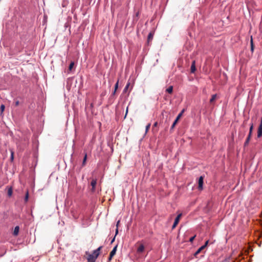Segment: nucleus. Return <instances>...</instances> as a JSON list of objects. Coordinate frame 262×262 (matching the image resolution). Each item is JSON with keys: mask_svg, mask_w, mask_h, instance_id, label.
<instances>
[{"mask_svg": "<svg viewBox=\"0 0 262 262\" xmlns=\"http://www.w3.org/2000/svg\"><path fill=\"white\" fill-rule=\"evenodd\" d=\"M102 247L100 246L96 250H94L92 254L89 253L88 252H86L85 254L88 255L87 260L88 262H95L96 259L100 254V251L101 250Z\"/></svg>", "mask_w": 262, "mask_h": 262, "instance_id": "1", "label": "nucleus"}, {"mask_svg": "<svg viewBox=\"0 0 262 262\" xmlns=\"http://www.w3.org/2000/svg\"><path fill=\"white\" fill-rule=\"evenodd\" d=\"M182 215V213H180L179 214H178L177 215V216L175 219L174 222L173 224L172 225V229L175 228L177 226V225L178 224V223H179V221L180 220V219H181Z\"/></svg>", "mask_w": 262, "mask_h": 262, "instance_id": "2", "label": "nucleus"}, {"mask_svg": "<svg viewBox=\"0 0 262 262\" xmlns=\"http://www.w3.org/2000/svg\"><path fill=\"white\" fill-rule=\"evenodd\" d=\"M117 246H116L114 247L113 249L112 250L110 254V256L108 257V261H111L113 258V257L116 254V251H117Z\"/></svg>", "mask_w": 262, "mask_h": 262, "instance_id": "3", "label": "nucleus"}, {"mask_svg": "<svg viewBox=\"0 0 262 262\" xmlns=\"http://www.w3.org/2000/svg\"><path fill=\"white\" fill-rule=\"evenodd\" d=\"M203 179H204V178L202 176H201L199 178V182H198V188L199 190L203 189Z\"/></svg>", "mask_w": 262, "mask_h": 262, "instance_id": "4", "label": "nucleus"}, {"mask_svg": "<svg viewBox=\"0 0 262 262\" xmlns=\"http://www.w3.org/2000/svg\"><path fill=\"white\" fill-rule=\"evenodd\" d=\"M97 184V180L93 179L91 183V185L92 186L91 191L94 192L95 190V187Z\"/></svg>", "mask_w": 262, "mask_h": 262, "instance_id": "5", "label": "nucleus"}, {"mask_svg": "<svg viewBox=\"0 0 262 262\" xmlns=\"http://www.w3.org/2000/svg\"><path fill=\"white\" fill-rule=\"evenodd\" d=\"M185 111V110L183 109L182 110V111L179 114V115H178V116L177 117L176 120H174V122H175V123H177L179 121V119L181 118V117L183 115V114L184 113Z\"/></svg>", "mask_w": 262, "mask_h": 262, "instance_id": "6", "label": "nucleus"}, {"mask_svg": "<svg viewBox=\"0 0 262 262\" xmlns=\"http://www.w3.org/2000/svg\"><path fill=\"white\" fill-rule=\"evenodd\" d=\"M191 73H194L196 71L195 68V61L193 60L192 62L191 68H190Z\"/></svg>", "mask_w": 262, "mask_h": 262, "instance_id": "7", "label": "nucleus"}, {"mask_svg": "<svg viewBox=\"0 0 262 262\" xmlns=\"http://www.w3.org/2000/svg\"><path fill=\"white\" fill-rule=\"evenodd\" d=\"M144 246L143 245L141 244L137 249V253L140 254L144 250Z\"/></svg>", "mask_w": 262, "mask_h": 262, "instance_id": "8", "label": "nucleus"}, {"mask_svg": "<svg viewBox=\"0 0 262 262\" xmlns=\"http://www.w3.org/2000/svg\"><path fill=\"white\" fill-rule=\"evenodd\" d=\"M205 246H201L200 248H199L197 251L195 252L194 254V256H196L198 254H199L203 250L205 249Z\"/></svg>", "mask_w": 262, "mask_h": 262, "instance_id": "9", "label": "nucleus"}, {"mask_svg": "<svg viewBox=\"0 0 262 262\" xmlns=\"http://www.w3.org/2000/svg\"><path fill=\"white\" fill-rule=\"evenodd\" d=\"M19 230V227L18 226H16L14 228V230L13 231V235L14 236H17L18 234Z\"/></svg>", "mask_w": 262, "mask_h": 262, "instance_id": "10", "label": "nucleus"}, {"mask_svg": "<svg viewBox=\"0 0 262 262\" xmlns=\"http://www.w3.org/2000/svg\"><path fill=\"white\" fill-rule=\"evenodd\" d=\"M13 189L12 187L8 188V195L10 197L12 195Z\"/></svg>", "mask_w": 262, "mask_h": 262, "instance_id": "11", "label": "nucleus"}, {"mask_svg": "<svg viewBox=\"0 0 262 262\" xmlns=\"http://www.w3.org/2000/svg\"><path fill=\"white\" fill-rule=\"evenodd\" d=\"M216 98H217L216 94H214V95H212L211 98L210 100V103H212L215 101V100L216 99Z\"/></svg>", "mask_w": 262, "mask_h": 262, "instance_id": "12", "label": "nucleus"}, {"mask_svg": "<svg viewBox=\"0 0 262 262\" xmlns=\"http://www.w3.org/2000/svg\"><path fill=\"white\" fill-rule=\"evenodd\" d=\"M118 85H119V80H118L117 81V82L116 83V84L115 85L114 91L112 94L113 95L115 94L116 91H117V89L118 88Z\"/></svg>", "mask_w": 262, "mask_h": 262, "instance_id": "13", "label": "nucleus"}, {"mask_svg": "<svg viewBox=\"0 0 262 262\" xmlns=\"http://www.w3.org/2000/svg\"><path fill=\"white\" fill-rule=\"evenodd\" d=\"M250 45H251V51L253 52L254 51V44H253V38H252V36L251 37Z\"/></svg>", "mask_w": 262, "mask_h": 262, "instance_id": "14", "label": "nucleus"}, {"mask_svg": "<svg viewBox=\"0 0 262 262\" xmlns=\"http://www.w3.org/2000/svg\"><path fill=\"white\" fill-rule=\"evenodd\" d=\"M130 82H127V83L126 84V86H125L124 90H123V93H126L127 92V91L128 90L129 86H130Z\"/></svg>", "mask_w": 262, "mask_h": 262, "instance_id": "15", "label": "nucleus"}, {"mask_svg": "<svg viewBox=\"0 0 262 262\" xmlns=\"http://www.w3.org/2000/svg\"><path fill=\"white\" fill-rule=\"evenodd\" d=\"M253 129V123H252L251 124V125H250V129H249V135H250V136H252Z\"/></svg>", "mask_w": 262, "mask_h": 262, "instance_id": "16", "label": "nucleus"}, {"mask_svg": "<svg viewBox=\"0 0 262 262\" xmlns=\"http://www.w3.org/2000/svg\"><path fill=\"white\" fill-rule=\"evenodd\" d=\"M251 137V136H250V135H248V137H247V139L246 140V141L245 142V144H244L245 146H246V145H247L248 144Z\"/></svg>", "mask_w": 262, "mask_h": 262, "instance_id": "17", "label": "nucleus"}, {"mask_svg": "<svg viewBox=\"0 0 262 262\" xmlns=\"http://www.w3.org/2000/svg\"><path fill=\"white\" fill-rule=\"evenodd\" d=\"M166 91L169 94L172 93L173 91V87L172 86H170L166 89Z\"/></svg>", "mask_w": 262, "mask_h": 262, "instance_id": "18", "label": "nucleus"}, {"mask_svg": "<svg viewBox=\"0 0 262 262\" xmlns=\"http://www.w3.org/2000/svg\"><path fill=\"white\" fill-rule=\"evenodd\" d=\"M262 136V129L258 128L257 130V137L260 138Z\"/></svg>", "mask_w": 262, "mask_h": 262, "instance_id": "19", "label": "nucleus"}, {"mask_svg": "<svg viewBox=\"0 0 262 262\" xmlns=\"http://www.w3.org/2000/svg\"><path fill=\"white\" fill-rule=\"evenodd\" d=\"M153 38V34L151 33H149L148 35L147 41L149 42Z\"/></svg>", "mask_w": 262, "mask_h": 262, "instance_id": "20", "label": "nucleus"}, {"mask_svg": "<svg viewBox=\"0 0 262 262\" xmlns=\"http://www.w3.org/2000/svg\"><path fill=\"white\" fill-rule=\"evenodd\" d=\"M10 151H11L10 160H11V161L12 162L13 161V160H14V151L12 150H10Z\"/></svg>", "mask_w": 262, "mask_h": 262, "instance_id": "21", "label": "nucleus"}, {"mask_svg": "<svg viewBox=\"0 0 262 262\" xmlns=\"http://www.w3.org/2000/svg\"><path fill=\"white\" fill-rule=\"evenodd\" d=\"M86 159H87V155H86V154H85V155H84L83 160V162H82V166H84V165L85 164V162H86Z\"/></svg>", "mask_w": 262, "mask_h": 262, "instance_id": "22", "label": "nucleus"}, {"mask_svg": "<svg viewBox=\"0 0 262 262\" xmlns=\"http://www.w3.org/2000/svg\"><path fill=\"white\" fill-rule=\"evenodd\" d=\"M5 108V106L4 104H2L1 105V107H0L1 114H2L4 112Z\"/></svg>", "mask_w": 262, "mask_h": 262, "instance_id": "23", "label": "nucleus"}, {"mask_svg": "<svg viewBox=\"0 0 262 262\" xmlns=\"http://www.w3.org/2000/svg\"><path fill=\"white\" fill-rule=\"evenodd\" d=\"M28 199H29V193H28V191H27L26 193L25 197V202H27L28 201Z\"/></svg>", "mask_w": 262, "mask_h": 262, "instance_id": "24", "label": "nucleus"}, {"mask_svg": "<svg viewBox=\"0 0 262 262\" xmlns=\"http://www.w3.org/2000/svg\"><path fill=\"white\" fill-rule=\"evenodd\" d=\"M74 65V62H71L69 67V70L71 71L73 69Z\"/></svg>", "mask_w": 262, "mask_h": 262, "instance_id": "25", "label": "nucleus"}, {"mask_svg": "<svg viewBox=\"0 0 262 262\" xmlns=\"http://www.w3.org/2000/svg\"><path fill=\"white\" fill-rule=\"evenodd\" d=\"M150 127V123L146 125V129H145V132H146V133H147V132L148 131V130H149V129Z\"/></svg>", "mask_w": 262, "mask_h": 262, "instance_id": "26", "label": "nucleus"}, {"mask_svg": "<svg viewBox=\"0 0 262 262\" xmlns=\"http://www.w3.org/2000/svg\"><path fill=\"white\" fill-rule=\"evenodd\" d=\"M258 128L262 129V117L260 119V124H259V125L258 126Z\"/></svg>", "mask_w": 262, "mask_h": 262, "instance_id": "27", "label": "nucleus"}, {"mask_svg": "<svg viewBox=\"0 0 262 262\" xmlns=\"http://www.w3.org/2000/svg\"><path fill=\"white\" fill-rule=\"evenodd\" d=\"M258 128L262 129V117L260 119V124H259V125L258 126Z\"/></svg>", "mask_w": 262, "mask_h": 262, "instance_id": "28", "label": "nucleus"}, {"mask_svg": "<svg viewBox=\"0 0 262 262\" xmlns=\"http://www.w3.org/2000/svg\"><path fill=\"white\" fill-rule=\"evenodd\" d=\"M195 235H194V236H193L191 237L189 239V242H191V243H192V242L193 241V240H194V239L195 238Z\"/></svg>", "mask_w": 262, "mask_h": 262, "instance_id": "29", "label": "nucleus"}, {"mask_svg": "<svg viewBox=\"0 0 262 262\" xmlns=\"http://www.w3.org/2000/svg\"><path fill=\"white\" fill-rule=\"evenodd\" d=\"M208 243H209V241H207L205 242V244L203 245V246H205V248H206L207 247V246L208 245Z\"/></svg>", "mask_w": 262, "mask_h": 262, "instance_id": "30", "label": "nucleus"}, {"mask_svg": "<svg viewBox=\"0 0 262 262\" xmlns=\"http://www.w3.org/2000/svg\"><path fill=\"white\" fill-rule=\"evenodd\" d=\"M176 124L177 123H175V122H173L172 125H171V128H173Z\"/></svg>", "mask_w": 262, "mask_h": 262, "instance_id": "31", "label": "nucleus"}, {"mask_svg": "<svg viewBox=\"0 0 262 262\" xmlns=\"http://www.w3.org/2000/svg\"><path fill=\"white\" fill-rule=\"evenodd\" d=\"M118 229L116 228V232H115V236L118 234Z\"/></svg>", "mask_w": 262, "mask_h": 262, "instance_id": "32", "label": "nucleus"}, {"mask_svg": "<svg viewBox=\"0 0 262 262\" xmlns=\"http://www.w3.org/2000/svg\"><path fill=\"white\" fill-rule=\"evenodd\" d=\"M157 125H158V123H157V122H155V123H154V127H156V126H157Z\"/></svg>", "mask_w": 262, "mask_h": 262, "instance_id": "33", "label": "nucleus"}, {"mask_svg": "<svg viewBox=\"0 0 262 262\" xmlns=\"http://www.w3.org/2000/svg\"><path fill=\"white\" fill-rule=\"evenodd\" d=\"M119 222H120V221H118V222H117V225H116L117 228H118V225H119Z\"/></svg>", "mask_w": 262, "mask_h": 262, "instance_id": "34", "label": "nucleus"}, {"mask_svg": "<svg viewBox=\"0 0 262 262\" xmlns=\"http://www.w3.org/2000/svg\"><path fill=\"white\" fill-rule=\"evenodd\" d=\"M127 112H128V107L126 108V114H125V117H126V115H127Z\"/></svg>", "mask_w": 262, "mask_h": 262, "instance_id": "35", "label": "nucleus"}, {"mask_svg": "<svg viewBox=\"0 0 262 262\" xmlns=\"http://www.w3.org/2000/svg\"><path fill=\"white\" fill-rule=\"evenodd\" d=\"M115 236L113 238V239H112L111 243H113L114 241H115Z\"/></svg>", "mask_w": 262, "mask_h": 262, "instance_id": "36", "label": "nucleus"}, {"mask_svg": "<svg viewBox=\"0 0 262 262\" xmlns=\"http://www.w3.org/2000/svg\"><path fill=\"white\" fill-rule=\"evenodd\" d=\"M15 104H16V105H18L19 104V102L18 101L16 102Z\"/></svg>", "mask_w": 262, "mask_h": 262, "instance_id": "37", "label": "nucleus"}, {"mask_svg": "<svg viewBox=\"0 0 262 262\" xmlns=\"http://www.w3.org/2000/svg\"><path fill=\"white\" fill-rule=\"evenodd\" d=\"M1 1V0H0V2Z\"/></svg>", "mask_w": 262, "mask_h": 262, "instance_id": "38", "label": "nucleus"}]
</instances>
